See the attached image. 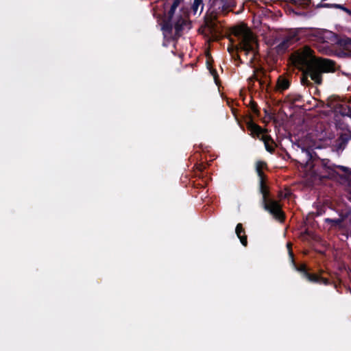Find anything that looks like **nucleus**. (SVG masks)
Returning a JSON list of instances; mask_svg holds the SVG:
<instances>
[{"label": "nucleus", "instance_id": "obj_1", "mask_svg": "<svg viewBox=\"0 0 351 351\" xmlns=\"http://www.w3.org/2000/svg\"><path fill=\"white\" fill-rule=\"evenodd\" d=\"M293 62L304 69L302 82L309 77L316 84H321L324 73L333 72L335 62L330 60L316 58L313 51L308 47L297 51L292 55Z\"/></svg>", "mask_w": 351, "mask_h": 351}, {"label": "nucleus", "instance_id": "obj_2", "mask_svg": "<svg viewBox=\"0 0 351 351\" xmlns=\"http://www.w3.org/2000/svg\"><path fill=\"white\" fill-rule=\"evenodd\" d=\"M232 33L239 41L237 50L249 56V62L252 63L255 58L258 46L256 38L250 29L243 24L233 27Z\"/></svg>", "mask_w": 351, "mask_h": 351}, {"label": "nucleus", "instance_id": "obj_3", "mask_svg": "<svg viewBox=\"0 0 351 351\" xmlns=\"http://www.w3.org/2000/svg\"><path fill=\"white\" fill-rule=\"evenodd\" d=\"M183 0H174L167 19L164 21L162 30L164 37L167 39L178 36L185 19L180 15L175 14L176 10Z\"/></svg>", "mask_w": 351, "mask_h": 351}, {"label": "nucleus", "instance_id": "obj_4", "mask_svg": "<svg viewBox=\"0 0 351 351\" xmlns=\"http://www.w3.org/2000/svg\"><path fill=\"white\" fill-rule=\"evenodd\" d=\"M265 166V163L261 161H258L256 164V170L257 174L260 178V191L263 195V200L265 208L272 214L276 218L281 219L282 218V214L280 205L276 201L272 199H267V192L265 189L263 183V173L262 171L263 168Z\"/></svg>", "mask_w": 351, "mask_h": 351}, {"label": "nucleus", "instance_id": "obj_5", "mask_svg": "<svg viewBox=\"0 0 351 351\" xmlns=\"http://www.w3.org/2000/svg\"><path fill=\"white\" fill-rule=\"evenodd\" d=\"M319 38L321 43L317 46L318 50L324 53L329 54L331 52L330 45L335 40V34L330 31L319 32Z\"/></svg>", "mask_w": 351, "mask_h": 351}, {"label": "nucleus", "instance_id": "obj_6", "mask_svg": "<svg viewBox=\"0 0 351 351\" xmlns=\"http://www.w3.org/2000/svg\"><path fill=\"white\" fill-rule=\"evenodd\" d=\"M205 23L208 31L213 34V36L217 37L221 33V26L218 24L215 16H207Z\"/></svg>", "mask_w": 351, "mask_h": 351}, {"label": "nucleus", "instance_id": "obj_7", "mask_svg": "<svg viewBox=\"0 0 351 351\" xmlns=\"http://www.w3.org/2000/svg\"><path fill=\"white\" fill-rule=\"evenodd\" d=\"M298 271L303 272L304 276L311 282H319V283H323L324 285H327L328 280L326 278H324L322 277H319L317 275L314 274H310L306 272L305 265H301L298 269Z\"/></svg>", "mask_w": 351, "mask_h": 351}, {"label": "nucleus", "instance_id": "obj_8", "mask_svg": "<svg viewBox=\"0 0 351 351\" xmlns=\"http://www.w3.org/2000/svg\"><path fill=\"white\" fill-rule=\"evenodd\" d=\"M236 234L237 237L239 238L241 243L244 245H247V237L245 235H241V233L243 232V229L242 225L241 223L237 224L235 230Z\"/></svg>", "mask_w": 351, "mask_h": 351}, {"label": "nucleus", "instance_id": "obj_9", "mask_svg": "<svg viewBox=\"0 0 351 351\" xmlns=\"http://www.w3.org/2000/svg\"><path fill=\"white\" fill-rule=\"evenodd\" d=\"M347 143V140L343 136H341L337 139L335 144L333 145L334 148L337 152L342 150Z\"/></svg>", "mask_w": 351, "mask_h": 351}, {"label": "nucleus", "instance_id": "obj_10", "mask_svg": "<svg viewBox=\"0 0 351 351\" xmlns=\"http://www.w3.org/2000/svg\"><path fill=\"white\" fill-rule=\"evenodd\" d=\"M292 38H287L282 40L278 46L277 49L279 52L284 51L292 43Z\"/></svg>", "mask_w": 351, "mask_h": 351}, {"label": "nucleus", "instance_id": "obj_11", "mask_svg": "<svg viewBox=\"0 0 351 351\" xmlns=\"http://www.w3.org/2000/svg\"><path fill=\"white\" fill-rule=\"evenodd\" d=\"M262 139L265 143L266 149L271 152L274 150L273 141L271 138L267 135H263Z\"/></svg>", "mask_w": 351, "mask_h": 351}, {"label": "nucleus", "instance_id": "obj_12", "mask_svg": "<svg viewBox=\"0 0 351 351\" xmlns=\"http://www.w3.org/2000/svg\"><path fill=\"white\" fill-rule=\"evenodd\" d=\"M289 86V81L283 77H279L277 82V87L279 90H284Z\"/></svg>", "mask_w": 351, "mask_h": 351}, {"label": "nucleus", "instance_id": "obj_13", "mask_svg": "<svg viewBox=\"0 0 351 351\" xmlns=\"http://www.w3.org/2000/svg\"><path fill=\"white\" fill-rule=\"evenodd\" d=\"M192 9L195 14H196L199 10V12H201L203 10L202 0H193Z\"/></svg>", "mask_w": 351, "mask_h": 351}, {"label": "nucleus", "instance_id": "obj_14", "mask_svg": "<svg viewBox=\"0 0 351 351\" xmlns=\"http://www.w3.org/2000/svg\"><path fill=\"white\" fill-rule=\"evenodd\" d=\"M342 218H339L336 219H332L329 218H326L325 219L326 222L331 223V226H339L341 225V223L342 221Z\"/></svg>", "mask_w": 351, "mask_h": 351}, {"label": "nucleus", "instance_id": "obj_15", "mask_svg": "<svg viewBox=\"0 0 351 351\" xmlns=\"http://www.w3.org/2000/svg\"><path fill=\"white\" fill-rule=\"evenodd\" d=\"M296 5L303 8L307 7L310 3V0H292Z\"/></svg>", "mask_w": 351, "mask_h": 351}, {"label": "nucleus", "instance_id": "obj_16", "mask_svg": "<svg viewBox=\"0 0 351 351\" xmlns=\"http://www.w3.org/2000/svg\"><path fill=\"white\" fill-rule=\"evenodd\" d=\"M345 46L346 50L347 51L345 53L349 56H351V39H346L345 40Z\"/></svg>", "mask_w": 351, "mask_h": 351}, {"label": "nucleus", "instance_id": "obj_17", "mask_svg": "<svg viewBox=\"0 0 351 351\" xmlns=\"http://www.w3.org/2000/svg\"><path fill=\"white\" fill-rule=\"evenodd\" d=\"M287 248H288L289 253L290 257L291 258V261H293V254L291 250V244L290 243H287Z\"/></svg>", "mask_w": 351, "mask_h": 351}, {"label": "nucleus", "instance_id": "obj_18", "mask_svg": "<svg viewBox=\"0 0 351 351\" xmlns=\"http://www.w3.org/2000/svg\"><path fill=\"white\" fill-rule=\"evenodd\" d=\"M210 71L212 75L213 76V77L215 78V80H216V71L214 70H212V69H210Z\"/></svg>", "mask_w": 351, "mask_h": 351}, {"label": "nucleus", "instance_id": "obj_19", "mask_svg": "<svg viewBox=\"0 0 351 351\" xmlns=\"http://www.w3.org/2000/svg\"><path fill=\"white\" fill-rule=\"evenodd\" d=\"M261 130V129L259 127L256 126V131L257 132H260Z\"/></svg>", "mask_w": 351, "mask_h": 351}, {"label": "nucleus", "instance_id": "obj_20", "mask_svg": "<svg viewBox=\"0 0 351 351\" xmlns=\"http://www.w3.org/2000/svg\"><path fill=\"white\" fill-rule=\"evenodd\" d=\"M348 116H351V110L348 109V112L346 114Z\"/></svg>", "mask_w": 351, "mask_h": 351}]
</instances>
